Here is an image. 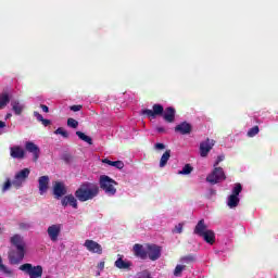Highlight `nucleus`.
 <instances>
[{"instance_id": "nucleus-51", "label": "nucleus", "mask_w": 278, "mask_h": 278, "mask_svg": "<svg viewBox=\"0 0 278 278\" xmlns=\"http://www.w3.org/2000/svg\"><path fill=\"white\" fill-rule=\"evenodd\" d=\"M0 233H1V228H0Z\"/></svg>"}, {"instance_id": "nucleus-37", "label": "nucleus", "mask_w": 278, "mask_h": 278, "mask_svg": "<svg viewBox=\"0 0 278 278\" xmlns=\"http://www.w3.org/2000/svg\"><path fill=\"white\" fill-rule=\"evenodd\" d=\"M137 278H151V271L143 270L137 274Z\"/></svg>"}, {"instance_id": "nucleus-4", "label": "nucleus", "mask_w": 278, "mask_h": 278, "mask_svg": "<svg viewBox=\"0 0 278 278\" xmlns=\"http://www.w3.org/2000/svg\"><path fill=\"white\" fill-rule=\"evenodd\" d=\"M18 270L28 275L29 278H40L42 277V266H33L31 263L23 264L18 267Z\"/></svg>"}, {"instance_id": "nucleus-32", "label": "nucleus", "mask_w": 278, "mask_h": 278, "mask_svg": "<svg viewBox=\"0 0 278 278\" xmlns=\"http://www.w3.org/2000/svg\"><path fill=\"white\" fill-rule=\"evenodd\" d=\"M0 270H2V273H4V275L12 276L11 269L8 268V267L3 264V258H1V256H0Z\"/></svg>"}, {"instance_id": "nucleus-47", "label": "nucleus", "mask_w": 278, "mask_h": 278, "mask_svg": "<svg viewBox=\"0 0 278 278\" xmlns=\"http://www.w3.org/2000/svg\"><path fill=\"white\" fill-rule=\"evenodd\" d=\"M21 229H29V224L22 223L20 224Z\"/></svg>"}, {"instance_id": "nucleus-10", "label": "nucleus", "mask_w": 278, "mask_h": 278, "mask_svg": "<svg viewBox=\"0 0 278 278\" xmlns=\"http://www.w3.org/2000/svg\"><path fill=\"white\" fill-rule=\"evenodd\" d=\"M84 247L89 251V253H97V255L103 254V247L94 240L87 239Z\"/></svg>"}, {"instance_id": "nucleus-46", "label": "nucleus", "mask_w": 278, "mask_h": 278, "mask_svg": "<svg viewBox=\"0 0 278 278\" xmlns=\"http://www.w3.org/2000/svg\"><path fill=\"white\" fill-rule=\"evenodd\" d=\"M40 108L42 112H46V114L49 113V106H47L46 104H41Z\"/></svg>"}, {"instance_id": "nucleus-48", "label": "nucleus", "mask_w": 278, "mask_h": 278, "mask_svg": "<svg viewBox=\"0 0 278 278\" xmlns=\"http://www.w3.org/2000/svg\"><path fill=\"white\" fill-rule=\"evenodd\" d=\"M98 268H101V270H103L105 268V262H100Z\"/></svg>"}, {"instance_id": "nucleus-30", "label": "nucleus", "mask_w": 278, "mask_h": 278, "mask_svg": "<svg viewBox=\"0 0 278 278\" xmlns=\"http://www.w3.org/2000/svg\"><path fill=\"white\" fill-rule=\"evenodd\" d=\"M192 170H194V167H192V165H190V164H186L182 167V170L178 172V175H190V173H192Z\"/></svg>"}, {"instance_id": "nucleus-14", "label": "nucleus", "mask_w": 278, "mask_h": 278, "mask_svg": "<svg viewBox=\"0 0 278 278\" xmlns=\"http://www.w3.org/2000/svg\"><path fill=\"white\" fill-rule=\"evenodd\" d=\"M176 134H181V136H188L192 134V125L188 122H182L175 127Z\"/></svg>"}, {"instance_id": "nucleus-31", "label": "nucleus", "mask_w": 278, "mask_h": 278, "mask_svg": "<svg viewBox=\"0 0 278 278\" xmlns=\"http://www.w3.org/2000/svg\"><path fill=\"white\" fill-rule=\"evenodd\" d=\"M260 134V126H254L248 130V138H255Z\"/></svg>"}, {"instance_id": "nucleus-11", "label": "nucleus", "mask_w": 278, "mask_h": 278, "mask_svg": "<svg viewBox=\"0 0 278 278\" xmlns=\"http://www.w3.org/2000/svg\"><path fill=\"white\" fill-rule=\"evenodd\" d=\"M47 233L52 242H58L60 233H62V225L54 224L48 227Z\"/></svg>"}, {"instance_id": "nucleus-27", "label": "nucleus", "mask_w": 278, "mask_h": 278, "mask_svg": "<svg viewBox=\"0 0 278 278\" xmlns=\"http://www.w3.org/2000/svg\"><path fill=\"white\" fill-rule=\"evenodd\" d=\"M239 203H240V198H238V195L231 194V195L228 198V206H229L230 208L238 207Z\"/></svg>"}, {"instance_id": "nucleus-5", "label": "nucleus", "mask_w": 278, "mask_h": 278, "mask_svg": "<svg viewBox=\"0 0 278 278\" xmlns=\"http://www.w3.org/2000/svg\"><path fill=\"white\" fill-rule=\"evenodd\" d=\"M225 179H227V176H225V170H223V167H214L212 173L206 177V181L212 184V186L220 184V181H225Z\"/></svg>"}, {"instance_id": "nucleus-29", "label": "nucleus", "mask_w": 278, "mask_h": 278, "mask_svg": "<svg viewBox=\"0 0 278 278\" xmlns=\"http://www.w3.org/2000/svg\"><path fill=\"white\" fill-rule=\"evenodd\" d=\"M76 136H78V138L84 142H87V144H92V138L87 136L86 134L78 130L76 131Z\"/></svg>"}, {"instance_id": "nucleus-33", "label": "nucleus", "mask_w": 278, "mask_h": 278, "mask_svg": "<svg viewBox=\"0 0 278 278\" xmlns=\"http://www.w3.org/2000/svg\"><path fill=\"white\" fill-rule=\"evenodd\" d=\"M184 270H186V265H177L174 270V276L181 277V273H184Z\"/></svg>"}, {"instance_id": "nucleus-44", "label": "nucleus", "mask_w": 278, "mask_h": 278, "mask_svg": "<svg viewBox=\"0 0 278 278\" xmlns=\"http://www.w3.org/2000/svg\"><path fill=\"white\" fill-rule=\"evenodd\" d=\"M41 125H43V127H49V125H51V119L43 118Z\"/></svg>"}, {"instance_id": "nucleus-41", "label": "nucleus", "mask_w": 278, "mask_h": 278, "mask_svg": "<svg viewBox=\"0 0 278 278\" xmlns=\"http://www.w3.org/2000/svg\"><path fill=\"white\" fill-rule=\"evenodd\" d=\"M224 161H225V155H219V156H217L213 166L218 167V164H220V162H224Z\"/></svg>"}, {"instance_id": "nucleus-15", "label": "nucleus", "mask_w": 278, "mask_h": 278, "mask_svg": "<svg viewBox=\"0 0 278 278\" xmlns=\"http://www.w3.org/2000/svg\"><path fill=\"white\" fill-rule=\"evenodd\" d=\"M132 253L135 257H138V260H147V248L144 249V245L140 243L134 244Z\"/></svg>"}, {"instance_id": "nucleus-36", "label": "nucleus", "mask_w": 278, "mask_h": 278, "mask_svg": "<svg viewBox=\"0 0 278 278\" xmlns=\"http://www.w3.org/2000/svg\"><path fill=\"white\" fill-rule=\"evenodd\" d=\"M54 134L56 136H62L63 138H68V131H66V129L62 128V127H59Z\"/></svg>"}, {"instance_id": "nucleus-2", "label": "nucleus", "mask_w": 278, "mask_h": 278, "mask_svg": "<svg viewBox=\"0 0 278 278\" xmlns=\"http://www.w3.org/2000/svg\"><path fill=\"white\" fill-rule=\"evenodd\" d=\"M74 194L80 203L92 201V199L99 197V185L88 181L83 182Z\"/></svg>"}, {"instance_id": "nucleus-50", "label": "nucleus", "mask_w": 278, "mask_h": 278, "mask_svg": "<svg viewBox=\"0 0 278 278\" xmlns=\"http://www.w3.org/2000/svg\"><path fill=\"white\" fill-rule=\"evenodd\" d=\"M10 116H12V114H8V115H7V118H10Z\"/></svg>"}, {"instance_id": "nucleus-13", "label": "nucleus", "mask_w": 278, "mask_h": 278, "mask_svg": "<svg viewBox=\"0 0 278 278\" xmlns=\"http://www.w3.org/2000/svg\"><path fill=\"white\" fill-rule=\"evenodd\" d=\"M25 149L28 153L33 154V162H38V159L40 157V148L34 143V141H27L25 143Z\"/></svg>"}, {"instance_id": "nucleus-25", "label": "nucleus", "mask_w": 278, "mask_h": 278, "mask_svg": "<svg viewBox=\"0 0 278 278\" xmlns=\"http://www.w3.org/2000/svg\"><path fill=\"white\" fill-rule=\"evenodd\" d=\"M10 103V93L9 92H2L0 94V110H3L5 105Z\"/></svg>"}, {"instance_id": "nucleus-26", "label": "nucleus", "mask_w": 278, "mask_h": 278, "mask_svg": "<svg viewBox=\"0 0 278 278\" xmlns=\"http://www.w3.org/2000/svg\"><path fill=\"white\" fill-rule=\"evenodd\" d=\"M170 160V150H166L163 155L161 156L160 160V167L164 168V166H166V164H168V161Z\"/></svg>"}, {"instance_id": "nucleus-19", "label": "nucleus", "mask_w": 278, "mask_h": 278, "mask_svg": "<svg viewBox=\"0 0 278 278\" xmlns=\"http://www.w3.org/2000/svg\"><path fill=\"white\" fill-rule=\"evenodd\" d=\"M206 231H210V229H207V225H205V219H200L198 222V224L195 225L193 233H195V236H200V238H202Z\"/></svg>"}, {"instance_id": "nucleus-3", "label": "nucleus", "mask_w": 278, "mask_h": 278, "mask_svg": "<svg viewBox=\"0 0 278 278\" xmlns=\"http://www.w3.org/2000/svg\"><path fill=\"white\" fill-rule=\"evenodd\" d=\"M99 184L101 190H103L109 197H114V194H116V187L114 186H118V182H116V180L112 179L110 176H100Z\"/></svg>"}, {"instance_id": "nucleus-6", "label": "nucleus", "mask_w": 278, "mask_h": 278, "mask_svg": "<svg viewBox=\"0 0 278 278\" xmlns=\"http://www.w3.org/2000/svg\"><path fill=\"white\" fill-rule=\"evenodd\" d=\"M147 249V258L151 260V262H157L160 257H162V247L155 243H148L146 244Z\"/></svg>"}, {"instance_id": "nucleus-49", "label": "nucleus", "mask_w": 278, "mask_h": 278, "mask_svg": "<svg viewBox=\"0 0 278 278\" xmlns=\"http://www.w3.org/2000/svg\"><path fill=\"white\" fill-rule=\"evenodd\" d=\"M5 127V122L0 121V129H3Z\"/></svg>"}, {"instance_id": "nucleus-12", "label": "nucleus", "mask_w": 278, "mask_h": 278, "mask_svg": "<svg viewBox=\"0 0 278 278\" xmlns=\"http://www.w3.org/2000/svg\"><path fill=\"white\" fill-rule=\"evenodd\" d=\"M10 242L12 247L16 249V251H25V248L27 247V243H25V239L21 235H14L10 238Z\"/></svg>"}, {"instance_id": "nucleus-34", "label": "nucleus", "mask_w": 278, "mask_h": 278, "mask_svg": "<svg viewBox=\"0 0 278 278\" xmlns=\"http://www.w3.org/2000/svg\"><path fill=\"white\" fill-rule=\"evenodd\" d=\"M240 192H242V185L237 182L232 189V195L240 197Z\"/></svg>"}, {"instance_id": "nucleus-1", "label": "nucleus", "mask_w": 278, "mask_h": 278, "mask_svg": "<svg viewBox=\"0 0 278 278\" xmlns=\"http://www.w3.org/2000/svg\"><path fill=\"white\" fill-rule=\"evenodd\" d=\"M141 114L148 118H156L157 116H163L165 123H175L177 111L173 106L166 108L164 110L162 104H153L152 110L143 109Z\"/></svg>"}, {"instance_id": "nucleus-40", "label": "nucleus", "mask_w": 278, "mask_h": 278, "mask_svg": "<svg viewBox=\"0 0 278 278\" xmlns=\"http://www.w3.org/2000/svg\"><path fill=\"white\" fill-rule=\"evenodd\" d=\"M184 231V224H178L175 226L174 232L181 233Z\"/></svg>"}, {"instance_id": "nucleus-22", "label": "nucleus", "mask_w": 278, "mask_h": 278, "mask_svg": "<svg viewBox=\"0 0 278 278\" xmlns=\"http://www.w3.org/2000/svg\"><path fill=\"white\" fill-rule=\"evenodd\" d=\"M11 105L15 116H21V114H23L25 104H22L18 100H14L11 102Z\"/></svg>"}, {"instance_id": "nucleus-7", "label": "nucleus", "mask_w": 278, "mask_h": 278, "mask_svg": "<svg viewBox=\"0 0 278 278\" xmlns=\"http://www.w3.org/2000/svg\"><path fill=\"white\" fill-rule=\"evenodd\" d=\"M29 168H24L22 170H20L13 181H12V186L16 189L21 188V186H23V184H25L26 179L29 177Z\"/></svg>"}, {"instance_id": "nucleus-18", "label": "nucleus", "mask_w": 278, "mask_h": 278, "mask_svg": "<svg viewBox=\"0 0 278 278\" xmlns=\"http://www.w3.org/2000/svg\"><path fill=\"white\" fill-rule=\"evenodd\" d=\"M53 194L56 199H62L66 194V187L63 182L56 181L53 186Z\"/></svg>"}, {"instance_id": "nucleus-9", "label": "nucleus", "mask_w": 278, "mask_h": 278, "mask_svg": "<svg viewBox=\"0 0 278 278\" xmlns=\"http://www.w3.org/2000/svg\"><path fill=\"white\" fill-rule=\"evenodd\" d=\"M214 144H216L214 139L206 138V140L202 141L200 143V155L202 157H207V155H210V151L214 149Z\"/></svg>"}, {"instance_id": "nucleus-16", "label": "nucleus", "mask_w": 278, "mask_h": 278, "mask_svg": "<svg viewBox=\"0 0 278 278\" xmlns=\"http://www.w3.org/2000/svg\"><path fill=\"white\" fill-rule=\"evenodd\" d=\"M61 205L63 207H67V205H71V207H74V210H77L78 204H77V198L73 194H67L61 200Z\"/></svg>"}, {"instance_id": "nucleus-24", "label": "nucleus", "mask_w": 278, "mask_h": 278, "mask_svg": "<svg viewBox=\"0 0 278 278\" xmlns=\"http://www.w3.org/2000/svg\"><path fill=\"white\" fill-rule=\"evenodd\" d=\"M202 238L207 244H214V242H216V235L213 230L206 231Z\"/></svg>"}, {"instance_id": "nucleus-35", "label": "nucleus", "mask_w": 278, "mask_h": 278, "mask_svg": "<svg viewBox=\"0 0 278 278\" xmlns=\"http://www.w3.org/2000/svg\"><path fill=\"white\" fill-rule=\"evenodd\" d=\"M67 126L72 127V129H77V127H79V122H77L75 118L70 117L67 119Z\"/></svg>"}, {"instance_id": "nucleus-28", "label": "nucleus", "mask_w": 278, "mask_h": 278, "mask_svg": "<svg viewBox=\"0 0 278 278\" xmlns=\"http://www.w3.org/2000/svg\"><path fill=\"white\" fill-rule=\"evenodd\" d=\"M181 264H194L197 262V256L194 254H188L180 258Z\"/></svg>"}, {"instance_id": "nucleus-38", "label": "nucleus", "mask_w": 278, "mask_h": 278, "mask_svg": "<svg viewBox=\"0 0 278 278\" xmlns=\"http://www.w3.org/2000/svg\"><path fill=\"white\" fill-rule=\"evenodd\" d=\"M83 108H84V105H81V104H74V105L70 106V110L72 112H79Z\"/></svg>"}, {"instance_id": "nucleus-39", "label": "nucleus", "mask_w": 278, "mask_h": 278, "mask_svg": "<svg viewBox=\"0 0 278 278\" xmlns=\"http://www.w3.org/2000/svg\"><path fill=\"white\" fill-rule=\"evenodd\" d=\"M11 187H12V181H11L10 179H8V180L4 182V185H3V188H2L3 192L10 190Z\"/></svg>"}, {"instance_id": "nucleus-43", "label": "nucleus", "mask_w": 278, "mask_h": 278, "mask_svg": "<svg viewBox=\"0 0 278 278\" xmlns=\"http://www.w3.org/2000/svg\"><path fill=\"white\" fill-rule=\"evenodd\" d=\"M154 149L157 151H163V149H166V146L164 143H155Z\"/></svg>"}, {"instance_id": "nucleus-45", "label": "nucleus", "mask_w": 278, "mask_h": 278, "mask_svg": "<svg viewBox=\"0 0 278 278\" xmlns=\"http://www.w3.org/2000/svg\"><path fill=\"white\" fill-rule=\"evenodd\" d=\"M156 131L159 134H166V128L165 127H156Z\"/></svg>"}, {"instance_id": "nucleus-8", "label": "nucleus", "mask_w": 278, "mask_h": 278, "mask_svg": "<svg viewBox=\"0 0 278 278\" xmlns=\"http://www.w3.org/2000/svg\"><path fill=\"white\" fill-rule=\"evenodd\" d=\"M25 260V250H11L9 252V262L13 266L21 264Z\"/></svg>"}, {"instance_id": "nucleus-17", "label": "nucleus", "mask_w": 278, "mask_h": 278, "mask_svg": "<svg viewBox=\"0 0 278 278\" xmlns=\"http://www.w3.org/2000/svg\"><path fill=\"white\" fill-rule=\"evenodd\" d=\"M10 155L14 160H23L25 157V150L21 146H14L10 148Z\"/></svg>"}, {"instance_id": "nucleus-23", "label": "nucleus", "mask_w": 278, "mask_h": 278, "mask_svg": "<svg viewBox=\"0 0 278 278\" xmlns=\"http://www.w3.org/2000/svg\"><path fill=\"white\" fill-rule=\"evenodd\" d=\"M102 162L103 164L118 168V170H123V168H125V163H123V161H110V159H104Z\"/></svg>"}, {"instance_id": "nucleus-42", "label": "nucleus", "mask_w": 278, "mask_h": 278, "mask_svg": "<svg viewBox=\"0 0 278 278\" xmlns=\"http://www.w3.org/2000/svg\"><path fill=\"white\" fill-rule=\"evenodd\" d=\"M34 116L37 118L39 123H42L45 117H42V114H39L38 111L34 112Z\"/></svg>"}, {"instance_id": "nucleus-20", "label": "nucleus", "mask_w": 278, "mask_h": 278, "mask_svg": "<svg viewBox=\"0 0 278 278\" xmlns=\"http://www.w3.org/2000/svg\"><path fill=\"white\" fill-rule=\"evenodd\" d=\"M114 266L119 270H131L132 264H131V261H125L123 260V257H118L115 261Z\"/></svg>"}, {"instance_id": "nucleus-21", "label": "nucleus", "mask_w": 278, "mask_h": 278, "mask_svg": "<svg viewBox=\"0 0 278 278\" xmlns=\"http://www.w3.org/2000/svg\"><path fill=\"white\" fill-rule=\"evenodd\" d=\"M39 194H45L49 190V176L39 177Z\"/></svg>"}]
</instances>
